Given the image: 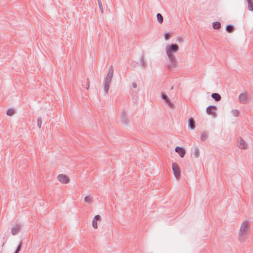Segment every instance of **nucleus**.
<instances>
[{"label": "nucleus", "instance_id": "nucleus-4", "mask_svg": "<svg viewBox=\"0 0 253 253\" xmlns=\"http://www.w3.org/2000/svg\"><path fill=\"white\" fill-rule=\"evenodd\" d=\"M172 169L173 174L177 179H178L181 175V171L178 165L173 163L172 165Z\"/></svg>", "mask_w": 253, "mask_h": 253}, {"label": "nucleus", "instance_id": "nucleus-14", "mask_svg": "<svg viewBox=\"0 0 253 253\" xmlns=\"http://www.w3.org/2000/svg\"><path fill=\"white\" fill-rule=\"evenodd\" d=\"M188 127L191 129H194L196 127L195 122L192 117L188 119Z\"/></svg>", "mask_w": 253, "mask_h": 253}, {"label": "nucleus", "instance_id": "nucleus-11", "mask_svg": "<svg viewBox=\"0 0 253 253\" xmlns=\"http://www.w3.org/2000/svg\"><path fill=\"white\" fill-rule=\"evenodd\" d=\"M175 151L179 155L181 158H183L186 154L185 149L181 147H176L175 148Z\"/></svg>", "mask_w": 253, "mask_h": 253}, {"label": "nucleus", "instance_id": "nucleus-1", "mask_svg": "<svg viewBox=\"0 0 253 253\" xmlns=\"http://www.w3.org/2000/svg\"><path fill=\"white\" fill-rule=\"evenodd\" d=\"M114 75V68L113 66H111L108 71L107 74L106 76L104 81L103 85L104 89L105 91V94H107L110 88V84L112 81V78Z\"/></svg>", "mask_w": 253, "mask_h": 253}, {"label": "nucleus", "instance_id": "nucleus-33", "mask_svg": "<svg viewBox=\"0 0 253 253\" xmlns=\"http://www.w3.org/2000/svg\"><path fill=\"white\" fill-rule=\"evenodd\" d=\"M176 42L178 43H182L183 42V40L181 37H178L176 39Z\"/></svg>", "mask_w": 253, "mask_h": 253}, {"label": "nucleus", "instance_id": "nucleus-20", "mask_svg": "<svg viewBox=\"0 0 253 253\" xmlns=\"http://www.w3.org/2000/svg\"><path fill=\"white\" fill-rule=\"evenodd\" d=\"M157 18L159 23H162L163 22V16L161 13H157Z\"/></svg>", "mask_w": 253, "mask_h": 253}, {"label": "nucleus", "instance_id": "nucleus-2", "mask_svg": "<svg viewBox=\"0 0 253 253\" xmlns=\"http://www.w3.org/2000/svg\"><path fill=\"white\" fill-rule=\"evenodd\" d=\"M249 230V222L244 221L240 228L239 232V240L241 242L244 241L245 239L247 238Z\"/></svg>", "mask_w": 253, "mask_h": 253}, {"label": "nucleus", "instance_id": "nucleus-8", "mask_svg": "<svg viewBox=\"0 0 253 253\" xmlns=\"http://www.w3.org/2000/svg\"><path fill=\"white\" fill-rule=\"evenodd\" d=\"M169 63L168 65V68L169 70H172L175 67L176 65V60L175 57H172V58H169Z\"/></svg>", "mask_w": 253, "mask_h": 253}, {"label": "nucleus", "instance_id": "nucleus-15", "mask_svg": "<svg viewBox=\"0 0 253 253\" xmlns=\"http://www.w3.org/2000/svg\"><path fill=\"white\" fill-rule=\"evenodd\" d=\"M211 97L216 102L219 101L221 99L220 95L218 93H212Z\"/></svg>", "mask_w": 253, "mask_h": 253}, {"label": "nucleus", "instance_id": "nucleus-23", "mask_svg": "<svg viewBox=\"0 0 253 253\" xmlns=\"http://www.w3.org/2000/svg\"><path fill=\"white\" fill-rule=\"evenodd\" d=\"M140 62L143 68H145L146 67V64L144 61V57L143 55H141L140 57Z\"/></svg>", "mask_w": 253, "mask_h": 253}, {"label": "nucleus", "instance_id": "nucleus-31", "mask_svg": "<svg viewBox=\"0 0 253 253\" xmlns=\"http://www.w3.org/2000/svg\"><path fill=\"white\" fill-rule=\"evenodd\" d=\"M164 37L166 40H168L170 37V35L169 33H166L164 34Z\"/></svg>", "mask_w": 253, "mask_h": 253}, {"label": "nucleus", "instance_id": "nucleus-6", "mask_svg": "<svg viewBox=\"0 0 253 253\" xmlns=\"http://www.w3.org/2000/svg\"><path fill=\"white\" fill-rule=\"evenodd\" d=\"M237 143L238 146L240 149H246L247 147V143L241 137H240L238 138Z\"/></svg>", "mask_w": 253, "mask_h": 253}, {"label": "nucleus", "instance_id": "nucleus-18", "mask_svg": "<svg viewBox=\"0 0 253 253\" xmlns=\"http://www.w3.org/2000/svg\"><path fill=\"white\" fill-rule=\"evenodd\" d=\"M208 137V135L207 133L206 132H202L201 133V140L202 141H206Z\"/></svg>", "mask_w": 253, "mask_h": 253}, {"label": "nucleus", "instance_id": "nucleus-21", "mask_svg": "<svg viewBox=\"0 0 253 253\" xmlns=\"http://www.w3.org/2000/svg\"><path fill=\"white\" fill-rule=\"evenodd\" d=\"M234 30V26L232 25H228L226 27V31L228 33H231Z\"/></svg>", "mask_w": 253, "mask_h": 253}, {"label": "nucleus", "instance_id": "nucleus-5", "mask_svg": "<svg viewBox=\"0 0 253 253\" xmlns=\"http://www.w3.org/2000/svg\"><path fill=\"white\" fill-rule=\"evenodd\" d=\"M58 180L62 183H68L70 182V178L66 175L60 174L57 176Z\"/></svg>", "mask_w": 253, "mask_h": 253}, {"label": "nucleus", "instance_id": "nucleus-28", "mask_svg": "<svg viewBox=\"0 0 253 253\" xmlns=\"http://www.w3.org/2000/svg\"><path fill=\"white\" fill-rule=\"evenodd\" d=\"M37 124L39 128L41 127L42 124V119L41 117H39L37 120Z\"/></svg>", "mask_w": 253, "mask_h": 253}, {"label": "nucleus", "instance_id": "nucleus-26", "mask_svg": "<svg viewBox=\"0 0 253 253\" xmlns=\"http://www.w3.org/2000/svg\"><path fill=\"white\" fill-rule=\"evenodd\" d=\"M23 243L22 242L20 243L19 245L18 246L16 250H15L14 253H19L20 251L21 250L22 247Z\"/></svg>", "mask_w": 253, "mask_h": 253}, {"label": "nucleus", "instance_id": "nucleus-25", "mask_svg": "<svg viewBox=\"0 0 253 253\" xmlns=\"http://www.w3.org/2000/svg\"><path fill=\"white\" fill-rule=\"evenodd\" d=\"M23 243L22 242L20 243L19 245L18 246L16 250H15L14 253H19L20 251L21 250L22 247Z\"/></svg>", "mask_w": 253, "mask_h": 253}, {"label": "nucleus", "instance_id": "nucleus-13", "mask_svg": "<svg viewBox=\"0 0 253 253\" xmlns=\"http://www.w3.org/2000/svg\"><path fill=\"white\" fill-rule=\"evenodd\" d=\"M239 101L241 103L245 104L247 100L248 97L246 93H241L239 96Z\"/></svg>", "mask_w": 253, "mask_h": 253}, {"label": "nucleus", "instance_id": "nucleus-30", "mask_svg": "<svg viewBox=\"0 0 253 253\" xmlns=\"http://www.w3.org/2000/svg\"><path fill=\"white\" fill-rule=\"evenodd\" d=\"M84 202L89 204L91 201V198L89 196H86L84 198Z\"/></svg>", "mask_w": 253, "mask_h": 253}, {"label": "nucleus", "instance_id": "nucleus-24", "mask_svg": "<svg viewBox=\"0 0 253 253\" xmlns=\"http://www.w3.org/2000/svg\"><path fill=\"white\" fill-rule=\"evenodd\" d=\"M14 113V111L13 109H9L7 110L6 111V114L8 116H12Z\"/></svg>", "mask_w": 253, "mask_h": 253}, {"label": "nucleus", "instance_id": "nucleus-27", "mask_svg": "<svg viewBox=\"0 0 253 253\" xmlns=\"http://www.w3.org/2000/svg\"><path fill=\"white\" fill-rule=\"evenodd\" d=\"M99 9L102 13L103 12V6L101 0H97Z\"/></svg>", "mask_w": 253, "mask_h": 253}, {"label": "nucleus", "instance_id": "nucleus-12", "mask_svg": "<svg viewBox=\"0 0 253 253\" xmlns=\"http://www.w3.org/2000/svg\"><path fill=\"white\" fill-rule=\"evenodd\" d=\"M100 219H101V216L99 215H96L94 217V218L92 220V225L94 228H95V229L97 228V227H98L97 221L99 220Z\"/></svg>", "mask_w": 253, "mask_h": 253}, {"label": "nucleus", "instance_id": "nucleus-36", "mask_svg": "<svg viewBox=\"0 0 253 253\" xmlns=\"http://www.w3.org/2000/svg\"><path fill=\"white\" fill-rule=\"evenodd\" d=\"M173 89V86H172L171 87V88H170V89H171V90H172V89Z\"/></svg>", "mask_w": 253, "mask_h": 253}, {"label": "nucleus", "instance_id": "nucleus-3", "mask_svg": "<svg viewBox=\"0 0 253 253\" xmlns=\"http://www.w3.org/2000/svg\"><path fill=\"white\" fill-rule=\"evenodd\" d=\"M179 49V46L176 43H171L166 47V52L168 58L175 57L173 53H176Z\"/></svg>", "mask_w": 253, "mask_h": 253}, {"label": "nucleus", "instance_id": "nucleus-34", "mask_svg": "<svg viewBox=\"0 0 253 253\" xmlns=\"http://www.w3.org/2000/svg\"><path fill=\"white\" fill-rule=\"evenodd\" d=\"M87 82L86 83V88L87 90H88L89 88V82L88 81V79H87Z\"/></svg>", "mask_w": 253, "mask_h": 253}, {"label": "nucleus", "instance_id": "nucleus-19", "mask_svg": "<svg viewBox=\"0 0 253 253\" xmlns=\"http://www.w3.org/2000/svg\"><path fill=\"white\" fill-rule=\"evenodd\" d=\"M248 3V9L250 11H253V2L252 0H246Z\"/></svg>", "mask_w": 253, "mask_h": 253}, {"label": "nucleus", "instance_id": "nucleus-16", "mask_svg": "<svg viewBox=\"0 0 253 253\" xmlns=\"http://www.w3.org/2000/svg\"><path fill=\"white\" fill-rule=\"evenodd\" d=\"M213 28L215 30H218L221 27V24L219 22L215 21L212 23Z\"/></svg>", "mask_w": 253, "mask_h": 253}, {"label": "nucleus", "instance_id": "nucleus-22", "mask_svg": "<svg viewBox=\"0 0 253 253\" xmlns=\"http://www.w3.org/2000/svg\"><path fill=\"white\" fill-rule=\"evenodd\" d=\"M193 155L195 157L198 158L199 156V150L198 148L195 147L194 149V153Z\"/></svg>", "mask_w": 253, "mask_h": 253}, {"label": "nucleus", "instance_id": "nucleus-35", "mask_svg": "<svg viewBox=\"0 0 253 253\" xmlns=\"http://www.w3.org/2000/svg\"><path fill=\"white\" fill-rule=\"evenodd\" d=\"M132 85L135 88H136V87H137V84L136 83H133L132 84Z\"/></svg>", "mask_w": 253, "mask_h": 253}, {"label": "nucleus", "instance_id": "nucleus-7", "mask_svg": "<svg viewBox=\"0 0 253 253\" xmlns=\"http://www.w3.org/2000/svg\"><path fill=\"white\" fill-rule=\"evenodd\" d=\"M217 109L216 106L210 105L206 109V113L210 115H213L215 114V111Z\"/></svg>", "mask_w": 253, "mask_h": 253}, {"label": "nucleus", "instance_id": "nucleus-17", "mask_svg": "<svg viewBox=\"0 0 253 253\" xmlns=\"http://www.w3.org/2000/svg\"><path fill=\"white\" fill-rule=\"evenodd\" d=\"M165 102L167 103L168 106L171 109H173L174 107V105L171 101L169 98H168L167 100L165 101Z\"/></svg>", "mask_w": 253, "mask_h": 253}, {"label": "nucleus", "instance_id": "nucleus-32", "mask_svg": "<svg viewBox=\"0 0 253 253\" xmlns=\"http://www.w3.org/2000/svg\"><path fill=\"white\" fill-rule=\"evenodd\" d=\"M161 97L162 98V99L165 101L166 100H167L169 97H168V96L166 94H164V93H163L162 95H161Z\"/></svg>", "mask_w": 253, "mask_h": 253}, {"label": "nucleus", "instance_id": "nucleus-9", "mask_svg": "<svg viewBox=\"0 0 253 253\" xmlns=\"http://www.w3.org/2000/svg\"><path fill=\"white\" fill-rule=\"evenodd\" d=\"M122 122L125 125H127L129 122L128 118L127 117L126 112L125 110H123L121 113Z\"/></svg>", "mask_w": 253, "mask_h": 253}, {"label": "nucleus", "instance_id": "nucleus-37", "mask_svg": "<svg viewBox=\"0 0 253 253\" xmlns=\"http://www.w3.org/2000/svg\"><path fill=\"white\" fill-rule=\"evenodd\" d=\"M4 242H3V243H2V244L1 246H2V247H3V245H4Z\"/></svg>", "mask_w": 253, "mask_h": 253}, {"label": "nucleus", "instance_id": "nucleus-29", "mask_svg": "<svg viewBox=\"0 0 253 253\" xmlns=\"http://www.w3.org/2000/svg\"><path fill=\"white\" fill-rule=\"evenodd\" d=\"M232 114L234 117H237L239 115V111L237 110H233L231 111Z\"/></svg>", "mask_w": 253, "mask_h": 253}, {"label": "nucleus", "instance_id": "nucleus-10", "mask_svg": "<svg viewBox=\"0 0 253 253\" xmlns=\"http://www.w3.org/2000/svg\"><path fill=\"white\" fill-rule=\"evenodd\" d=\"M22 226L20 224H16L11 230V233L12 235L17 234L21 230Z\"/></svg>", "mask_w": 253, "mask_h": 253}]
</instances>
